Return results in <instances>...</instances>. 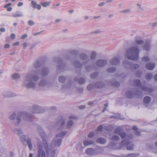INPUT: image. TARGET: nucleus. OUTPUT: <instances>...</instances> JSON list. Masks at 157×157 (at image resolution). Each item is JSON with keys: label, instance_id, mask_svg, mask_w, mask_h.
Listing matches in <instances>:
<instances>
[{"label": "nucleus", "instance_id": "nucleus-1", "mask_svg": "<svg viewBox=\"0 0 157 157\" xmlns=\"http://www.w3.org/2000/svg\"><path fill=\"white\" fill-rule=\"evenodd\" d=\"M40 66V61H37L33 63L30 72L27 73L24 77V85L25 87L34 89L36 87L37 81L39 78L38 74L39 68Z\"/></svg>", "mask_w": 157, "mask_h": 157}, {"label": "nucleus", "instance_id": "nucleus-2", "mask_svg": "<svg viewBox=\"0 0 157 157\" xmlns=\"http://www.w3.org/2000/svg\"><path fill=\"white\" fill-rule=\"evenodd\" d=\"M38 130L39 132L40 135L43 139V145L41 142L40 140L37 139V144L38 142L40 141L42 147V149H43V146L44 149L47 157H54L56 155V150H51L48 147V144L46 140L44 139V137L45 136V134L44 132V131L42 128L40 127H39L38 128ZM38 146V145H37ZM44 151V150H43Z\"/></svg>", "mask_w": 157, "mask_h": 157}, {"label": "nucleus", "instance_id": "nucleus-3", "mask_svg": "<svg viewBox=\"0 0 157 157\" xmlns=\"http://www.w3.org/2000/svg\"><path fill=\"white\" fill-rule=\"evenodd\" d=\"M119 139L120 138L118 136L116 135H113L111 138L112 141L109 144V147L113 149H120L124 145H127L126 148L127 150H131L133 149L134 145L133 144L131 145L129 144V140H125L123 144L121 143L120 144H119L117 143V141L119 140Z\"/></svg>", "mask_w": 157, "mask_h": 157}, {"label": "nucleus", "instance_id": "nucleus-4", "mask_svg": "<svg viewBox=\"0 0 157 157\" xmlns=\"http://www.w3.org/2000/svg\"><path fill=\"white\" fill-rule=\"evenodd\" d=\"M138 47V46L131 47L127 50L126 56L128 59L135 60L138 59L139 50Z\"/></svg>", "mask_w": 157, "mask_h": 157}, {"label": "nucleus", "instance_id": "nucleus-5", "mask_svg": "<svg viewBox=\"0 0 157 157\" xmlns=\"http://www.w3.org/2000/svg\"><path fill=\"white\" fill-rule=\"evenodd\" d=\"M32 115L26 112H22L19 113L16 117L17 121L15 123L16 126L18 125L21 122V118H24L29 122L32 121L31 119Z\"/></svg>", "mask_w": 157, "mask_h": 157}, {"label": "nucleus", "instance_id": "nucleus-6", "mask_svg": "<svg viewBox=\"0 0 157 157\" xmlns=\"http://www.w3.org/2000/svg\"><path fill=\"white\" fill-rule=\"evenodd\" d=\"M122 130V128L121 127H118L114 130V133L118 134L123 139V141L121 142V144H123L125 140H130L132 138L133 136L132 135L128 136L124 132H121Z\"/></svg>", "mask_w": 157, "mask_h": 157}, {"label": "nucleus", "instance_id": "nucleus-7", "mask_svg": "<svg viewBox=\"0 0 157 157\" xmlns=\"http://www.w3.org/2000/svg\"><path fill=\"white\" fill-rule=\"evenodd\" d=\"M67 133V131H64L62 132L60 135H57L52 141V144L55 146H59L62 141L61 138L64 136Z\"/></svg>", "mask_w": 157, "mask_h": 157}, {"label": "nucleus", "instance_id": "nucleus-8", "mask_svg": "<svg viewBox=\"0 0 157 157\" xmlns=\"http://www.w3.org/2000/svg\"><path fill=\"white\" fill-rule=\"evenodd\" d=\"M134 85L136 86L140 87L143 90L145 91H148L149 92H151L153 91L152 88H147L141 84L139 80H135L134 81Z\"/></svg>", "mask_w": 157, "mask_h": 157}, {"label": "nucleus", "instance_id": "nucleus-9", "mask_svg": "<svg viewBox=\"0 0 157 157\" xmlns=\"http://www.w3.org/2000/svg\"><path fill=\"white\" fill-rule=\"evenodd\" d=\"M20 139L22 142L24 143L26 141L28 144L29 149L31 150L33 148L31 140L30 138H28L26 139V136L25 135H22L20 137Z\"/></svg>", "mask_w": 157, "mask_h": 157}, {"label": "nucleus", "instance_id": "nucleus-10", "mask_svg": "<svg viewBox=\"0 0 157 157\" xmlns=\"http://www.w3.org/2000/svg\"><path fill=\"white\" fill-rule=\"evenodd\" d=\"M38 153L37 157H46L45 152L42 149V144L40 141L37 144Z\"/></svg>", "mask_w": 157, "mask_h": 157}, {"label": "nucleus", "instance_id": "nucleus-11", "mask_svg": "<svg viewBox=\"0 0 157 157\" xmlns=\"http://www.w3.org/2000/svg\"><path fill=\"white\" fill-rule=\"evenodd\" d=\"M44 111V110L43 109H40L38 105H34L33 106V108L31 111V113H43Z\"/></svg>", "mask_w": 157, "mask_h": 157}, {"label": "nucleus", "instance_id": "nucleus-12", "mask_svg": "<svg viewBox=\"0 0 157 157\" xmlns=\"http://www.w3.org/2000/svg\"><path fill=\"white\" fill-rule=\"evenodd\" d=\"M2 95L5 98L12 97L16 96L15 93L10 91L4 92L2 93Z\"/></svg>", "mask_w": 157, "mask_h": 157}, {"label": "nucleus", "instance_id": "nucleus-13", "mask_svg": "<svg viewBox=\"0 0 157 157\" xmlns=\"http://www.w3.org/2000/svg\"><path fill=\"white\" fill-rule=\"evenodd\" d=\"M96 64L98 67H102L107 64V62L105 60L99 59L97 60Z\"/></svg>", "mask_w": 157, "mask_h": 157}, {"label": "nucleus", "instance_id": "nucleus-14", "mask_svg": "<svg viewBox=\"0 0 157 157\" xmlns=\"http://www.w3.org/2000/svg\"><path fill=\"white\" fill-rule=\"evenodd\" d=\"M119 63L118 57H115L113 58L110 61V63L113 65H117Z\"/></svg>", "mask_w": 157, "mask_h": 157}, {"label": "nucleus", "instance_id": "nucleus-15", "mask_svg": "<svg viewBox=\"0 0 157 157\" xmlns=\"http://www.w3.org/2000/svg\"><path fill=\"white\" fill-rule=\"evenodd\" d=\"M29 1H32L31 2V4L33 6V8L34 9H37L38 10H40L41 8L40 5L37 4V3L33 0H29Z\"/></svg>", "mask_w": 157, "mask_h": 157}, {"label": "nucleus", "instance_id": "nucleus-16", "mask_svg": "<svg viewBox=\"0 0 157 157\" xmlns=\"http://www.w3.org/2000/svg\"><path fill=\"white\" fill-rule=\"evenodd\" d=\"M83 143L84 146H87L94 144V142L91 140L86 139L83 140Z\"/></svg>", "mask_w": 157, "mask_h": 157}, {"label": "nucleus", "instance_id": "nucleus-17", "mask_svg": "<svg viewBox=\"0 0 157 157\" xmlns=\"http://www.w3.org/2000/svg\"><path fill=\"white\" fill-rule=\"evenodd\" d=\"M86 153L89 155H95L94 150L92 148H89L86 150Z\"/></svg>", "mask_w": 157, "mask_h": 157}, {"label": "nucleus", "instance_id": "nucleus-18", "mask_svg": "<svg viewBox=\"0 0 157 157\" xmlns=\"http://www.w3.org/2000/svg\"><path fill=\"white\" fill-rule=\"evenodd\" d=\"M59 121H58V124L60 125L61 127H63L64 126L65 124V119L61 117H60L59 118Z\"/></svg>", "mask_w": 157, "mask_h": 157}, {"label": "nucleus", "instance_id": "nucleus-19", "mask_svg": "<svg viewBox=\"0 0 157 157\" xmlns=\"http://www.w3.org/2000/svg\"><path fill=\"white\" fill-rule=\"evenodd\" d=\"M151 43L149 41H147L144 44V49L146 51L149 50L151 48Z\"/></svg>", "mask_w": 157, "mask_h": 157}, {"label": "nucleus", "instance_id": "nucleus-20", "mask_svg": "<svg viewBox=\"0 0 157 157\" xmlns=\"http://www.w3.org/2000/svg\"><path fill=\"white\" fill-rule=\"evenodd\" d=\"M48 72V69L46 67H44L42 70L41 74L43 76H45L47 75Z\"/></svg>", "mask_w": 157, "mask_h": 157}, {"label": "nucleus", "instance_id": "nucleus-21", "mask_svg": "<svg viewBox=\"0 0 157 157\" xmlns=\"http://www.w3.org/2000/svg\"><path fill=\"white\" fill-rule=\"evenodd\" d=\"M155 66V65L154 63H149L147 64L146 68L147 69L152 70L154 68Z\"/></svg>", "mask_w": 157, "mask_h": 157}, {"label": "nucleus", "instance_id": "nucleus-22", "mask_svg": "<svg viewBox=\"0 0 157 157\" xmlns=\"http://www.w3.org/2000/svg\"><path fill=\"white\" fill-rule=\"evenodd\" d=\"M96 142L98 143L103 144L106 143V140L103 138L100 137L97 139Z\"/></svg>", "mask_w": 157, "mask_h": 157}, {"label": "nucleus", "instance_id": "nucleus-23", "mask_svg": "<svg viewBox=\"0 0 157 157\" xmlns=\"http://www.w3.org/2000/svg\"><path fill=\"white\" fill-rule=\"evenodd\" d=\"M16 113L15 112L12 113L9 116V119L11 121H14L16 119Z\"/></svg>", "mask_w": 157, "mask_h": 157}, {"label": "nucleus", "instance_id": "nucleus-24", "mask_svg": "<svg viewBox=\"0 0 157 157\" xmlns=\"http://www.w3.org/2000/svg\"><path fill=\"white\" fill-rule=\"evenodd\" d=\"M80 57L81 59L86 60V61H87L88 58V56L84 53L81 54L80 55Z\"/></svg>", "mask_w": 157, "mask_h": 157}, {"label": "nucleus", "instance_id": "nucleus-25", "mask_svg": "<svg viewBox=\"0 0 157 157\" xmlns=\"http://www.w3.org/2000/svg\"><path fill=\"white\" fill-rule=\"evenodd\" d=\"M51 2L50 1L45 2H41L40 4L43 7L45 8L49 6Z\"/></svg>", "mask_w": 157, "mask_h": 157}, {"label": "nucleus", "instance_id": "nucleus-26", "mask_svg": "<svg viewBox=\"0 0 157 157\" xmlns=\"http://www.w3.org/2000/svg\"><path fill=\"white\" fill-rule=\"evenodd\" d=\"M23 16V13L19 12H17L16 13L13 14L12 15V17H21Z\"/></svg>", "mask_w": 157, "mask_h": 157}, {"label": "nucleus", "instance_id": "nucleus-27", "mask_svg": "<svg viewBox=\"0 0 157 157\" xmlns=\"http://www.w3.org/2000/svg\"><path fill=\"white\" fill-rule=\"evenodd\" d=\"M151 98L148 96L145 97L144 99V102L145 104L149 103L151 101Z\"/></svg>", "mask_w": 157, "mask_h": 157}, {"label": "nucleus", "instance_id": "nucleus-28", "mask_svg": "<svg viewBox=\"0 0 157 157\" xmlns=\"http://www.w3.org/2000/svg\"><path fill=\"white\" fill-rule=\"evenodd\" d=\"M74 65L76 68H80L82 66V64L78 61H75L74 63Z\"/></svg>", "mask_w": 157, "mask_h": 157}, {"label": "nucleus", "instance_id": "nucleus-29", "mask_svg": "<svg viewBox=\"0 0 157 157\" xmlns=\"http://www.w3.org/2000/svg\"><path fill=\"white\" fill-rule=\"evenodd\" d=\"M126 95L128 98H131L134 96V94L132 91H128L126 93Z\"/></svg>", "mask_w": 157, "mask_h": 157}, {"label": "nucleus", "instance_id": "nucleus-30", "mask_svg": "<svg viewBox=\"0 0 157 157\" xmlns=\"http://www.w3.org/2000/svg\"><path fill=\"white\" fill-rule=\"evenodd\" d=\"M73 122L71 120H69L67 123L66 124V127L67 128H70L73 125Z\"/></svg>", "mask_w": 157, "mask_h": 157}, {"label": "nucleus", "instance_id": "nucleus-31", "mask_svg": "<svg viewBox=\"0 0 157 157\" xmlns=\"http://www.w3.org/2000/svg\"><path fill=\"white\" fill-rule=\"evenodd\" d=\"M12 77L14 79H17L20 77V75L17 73L13 74L12 75Z\"/></svg>", "mask_w": 157, "mask_h": 157}, {"label": "nucleus", "instance_id": "nucleus-32", "mask_svg": "<svg viewBox=\"0 0 157 157\" xmlns=\"http://www.w3.org/2000/svg\"><path fill=\"white\" fill-rule=\"evenodd\" d=\"M14 132L16 134L20 135L22 133V130L20 128L15 129L14 130Z\"/></svg>", "mask_w": 157, "mask_h": 157}, {"label": "nucleus", "instance_id": "nucleus-33", "mask_svg": "<svg viewBox=\"0 0 157 157\" xmlns=\"http://www.w3.org/2000/svg\"><path fill=\"white\" fill-rule=\"evenodd\" d=\"M136 42L138 44L141 45L143 44L144 42L142 40L139 39L138 38H136L135 40Z\"/></svg>", "mask_w": 157, "mask_h": 157}, {"label": "nucleus", "instance_id": "nucleus-34", "mask_svg": "<svg viewBox=\"0 0 157 157\" xmlns=\"http://www.w3.org/2000/svg\"><path fill=\"white\" fill-rule=\"evenodd\" d=\"M153 77V75L151 73H148L146 75V79L148 80H150Z\"/></svg>", "mask_w": 157, "mask_h": 157}, {"label": "nucleus", "instance_id": "nucleus-35", "mask_svg": "<svg viewBox=\"0 0 157 157\" xmlns=\"http://www.w3.org/2000/svg\"><path fill=\"white\" fill-rule=\"evenodd\" d=\"M66 79L64 77L61 76L59 78V81L61 83H63L65 82Z\"/></svg>", "mask_w": 157, "mask_h": 157}, {"label": "nucleus", "instance_id": "nucleus-36", "mask_svg": "<svg viewBox=\"0 0 157 157\" xmlns=\"http://www.w3.org/2000/svg\"><path fill=\"white\" fill-rule=\"evenodd\" d=\"M46 83V82L45 80H41L39 82V85L40 86H45Z\"/></svg>", "mask_w": 157, "mask_h": 157}, {"label": "nucleus", "instance_id": "nucleus-37", "mask_svg": "<svg viewBox=\"0 0 157 157\" xmlns=\"http://www.w3.org/2000/svg\"><path fill=\"white\" fill-rule=\"evenodd\" d=\"M116 70L114 67H111L108 68L107 71L108 72L112 73L115 71Z\"/></svg>", "mask_w": 157, "mask_h": 157}, {"label": "nucleus", "instance_id": "nucleus-38", "mask_svg": "<svg viewBox=\"0 0 157 157\" xmlns=\"http://www.w3.org/2000/svg\"><path fill=\"white\" fill-rule=\"evenodd\" d=\"M132 129L136 131V134L137 135L139 136L140 135V132L137 131L138 128L136 126H134L132 127Z\"/></svg>", "mask_w": 157, "mask_h": 157}, {"label": "nucleus", "instance_id": "nucleus-39", "mask_svg": "<svg viewBox=\"0 0 157 157\" xmlns=\"http://www.w3.org/2000/svg\"><path fill=\"white\" fill-rule=\"evenodd\" d=\"M103 84L102 82H98L95 85V86L98 88H101L103 86Z\"/></svg>", "mask_w": 157, "mask_h": 157}, {"label": "nucleus", "instance_id": "nucleus-40", "mask_svg": "<svg viewBox=\"0 0 157 157\" xmlns=\"http://www.w3.org/2000/svg\"><path fill=\"white\" fill-rule=\"evenodd\" d=\"M96 56V53L94 52L93 51L91 52L90 56V58L91 59H93L95 58Z\"/></svg>", "mask_w": 157, "mask_h": 157}, {"label": "nucleus", "instance_id": "nucleus-41", "mask_svg": "<svg viewBox=\"0 0 157 157\" xmlns=\"http://www.w3.org/2000/svg\"><path fill=\"white\" fill-rule=\"evenodd\" d=\"M94 135V132H90L88 134L87 136L89 138H92Z\"/></svg>", "mask_w": 157, "mask_h": 157}, {"label": "nucleus", "instance_id": "nucleus-42", "mask_svg": "<svg viewBox=\"0 0 157 157\" xmlns=\"http://www.w3.org/2000/svg\"><path fill=\"white\" fill-rule=\"evenodd\" d=\"M98 73H93L90 75V77L91 78H95L98 75Z\"/></svg>", "mask_w": 157, "mask_h": 157}, {"label": "nucleus", "instance_id": "nucleus-43", "mask_svg": "<svg viewBox=\"0 0 157 157\" xmlns=\"http://www.w3.org/2000/svg\"><path fill=\"white\" fill-rule=\"evenodd\" d=\"M148 24L149 25H150L152 27H155L157 26V21L151 23H149Z\"/></svg>", "mask_w": 157, "mask_h": 157}, {"label": "nucleus", "instance_id": "nucleus-44", "mask_svg": "<svg viewBox=\"0 0 157 157\" xmlns=\"http://www.w3.org/2000/svg\"><path fill=\"white\" fill-rule=\"evenodd\" d=\"M142 60L143 61L146 62L149 61V59L148 57L145 56L142 59Z\"/></svg>", "mask_w": 157, "mask_h": 157}, {"label": "nucleus", "instance_id": "nucleus-45", "mask_svg": "<svg viewBox=\"0 0 157 157\" xmlns=\"http://www.w3.org/2000/svg\"><path fill=\"white\" fill-rule=\"evenodd\" d=\"M113 129V127L112 126H108L105 127V129L107 131H110Z\"/></svg>", "mask_w": 157, "mask_h": 157}, {"label": "nucleus", "instance_id": "nucleus-46", "mask_svg": "<svg viewBox=\"0 0 157 157\" xmlns=\"http://www.w3.org/2000/svg\"><path fill=\"white\" fill-rule=\"evenodd\" d=\"M78 81L79 84H82L84 83L85 80L83 78H80Z\"/></svg>", "mask_w": 157, "mask_h": 157}, {"label": "nucleus", "instance_id": "nucleus-47", "mask_svg": "<svg viewBox=\"0 0 157 157\" xmlns=\"http://www.w3.org/2000/svg\"><path fill=\"white\" fill-rule=\"evenodd\" d=\"M94 85L93 84H90L87 87V89L89 90H91L94 87Z\"/></svg>", "mask_w": 157, "mask_h": 157}, {"label": "nucleus", "instance_id": "nucleus-48", "mask_svg": "<svg viewBox=\"0 0 157 157\" xmlns=\"http://www.w3.org/2000/svg\"><path fill=\"white\" fill-rule=\"evenodd\" d=\"M105 2H102L99 3L98 6L99 7H101L103 6L105 4Z\"/></svg>", "mask_w": 157, "mask_h": 157}, {"label": "nucleus", "instance_id": "nucleus-49", "mask_svg": "<svg viewBox=\"0 0 157 157\" xmlns=\"http://www.w3.org/2000/svg\"><path fill=\"white\" fill-rule=\"evenodd\" d=\"M132 67L136 69L139 67V65L137 64H133L132 65Z\"/></svg>", "mask_w": 157, "mask_h": 157}, {"label": "nucleus", "instance_id": "nucleus-50", "mask_svg": "<svg viewBox=\"0 0 157 157\" xmlns=\"http://www.w3.org/2000/svg\"><path fill=\"white\" fill-rule=\"evenodd\" d=\"M28 24L30 26H32L34 25V22L30 20L28 21Z\"/></svg>", "mask_w": 157, "mask_h": 157}, {"label": "nucleus", "instance_id": "nucleus-51", "mask_svg": "<svg viewBox=\"0 0 157 157\" xmlns=\"http://www.w3.org/2000/svg\"><path fill=\"white\" fill-rule=\"evenodd\" d=\"M112 85L114 86H119L120 83L118 82H116L114 83H113L112 84Z\"/></svg>", "mask_w": 157, "mask_h": 157}, {"label": "nucleus", "instance_id": "nucleus-52", "mask_svg": "<svg viewBox=\"0 0 157 157\" xmlns=\"http://www.w3.org/2000/svg\"><path fill=\"white\" fill-rule=\"evenodd\" d=\"M103 128L102 125H100L98 128L97 131H101Z\"/></svg>", "mask_w": 157, "mask_h": 157}, {"label": "nucleus", "instance_id": "nucleus-53", "mask_svg": "<svg viewBox=\"0 0 157 157\" xmlns=\"http://www.w3.org/2000/svg\"><path fill=\"white\" fill-rule=\"evenodd\" d=\"M10 37L12 39H14L16 37V36L15 34L12 33L10 35Z\"/></svg>", "mask_w": 157, "mask_h": 157}, {"label": "nucleus", "instance_id": "nucleus-54", "mask_svg": "<svg viewBox=\"0 0 157 157\" xmlns=\"http://www.w3.org/2000/svg\"><path fill=\"white\" fill-rule=\"evenodd\" d=\"M27 37V35L26 34H24L21 36V39H24L26 37Z\"/></svg>", "mask_w": 157, "mask_h": 157}, {"label": "nucleus", "instance_id": "nucleus-55", "mask_svg": "<svg viewBox=\"0 0 157 157\" xmlns=\"http://www.w3.org/2000/svg\"><path fill=\"white\" fill-rule=\"evenodd\" d=\"M110 118H118L120 119H121V118L120 115H119V116L118 117H116L115 116H111L110 117Z\"/></svg>", "mask_w": 157, "mask_h": 157}, {"label": "nucleus", "instance_id": "nucleus-56", "mask_svg": "<svg viewBox=\"0 0 157 157\" xmlns=\"http://www.w3.org/2000/svg\"><path fill=\"white\" fill-rule=\"evenodd\" d=\"M130 11V10L129 9H126L125 10H123L122 12L123 13H127L129 12Z\"/></svg>", "mask_w": 157, "mask_h": 157}, {"label": "nucleus", "instance_id": "nucleus-57", "mask_svg": "<svg viewBox=\"0 0 157 157\" xmlns=\"http://www.w3.org/2000/svg\"><path fill=\"white\" fill-rule=\"evenodd\" d=\"M91 68L90 66H86L85 67L87 71H90V69Z\"/></svg>", "mask_w": 157, "mask_h": 157}, {"label": "nucleus", "instance_id": "nucleus-58", "mask_svg": "<svg viewBox=\"0 0 157 157\" xmlns=\"http://www.w3.org/2000/svg\"><path fill=\"white\" fill-rule=\"evenodd\" d=\"M23 5V3L21 2H18L17 4V6L18 7L22 6Z\"/></svg>", "mask_w": 157, "mask_h": 157}, {"label": "nucleus", "instance_id": "nucleus-59", "mask_svg": "<svg viewBox=\"0 0 157 157\" xmlns=\"http://www.w3.org/2000/svg\"><path fill=\"white\" fill-rule=\"evenodd\" d=\"M10 47V45L9 44H6L4 45V48H9Z\"/></svg>", "mask_w": 157, "mask_h": 157}, {"label": "nucleus", "instance_id": "nucleus-60", "mask_svg": "<svg viewBox=\"0 0 157 157\" xmlns=\"http://www.w3.org/2000/svg\"><path fill=\"white\" fill-rule=\"evenodd\" d=\"M20 42H17L14 43L13 44V46H18L20 44Z\"/></svg>", "mask_w": 157, "mask_h": 157}, {"label": "nucleus", "instance_id": "nucleus-61", "mask_svg": "<svg viewBox=\"0 0 157 157\" xmlns=\"http://www.w3.org/2000/svg\"><path fill=\"white\" fill-rule=\"evenodd\" d=\"M11 4H12L11 3H8L4 7L5 8H7V7H8L9 6H10L11 5Z\"/></svg>", "mask_w": 157, "mask_h": 157}, {"label": "nucleus", "instance_id": "nucleus-62", "mask_svg": "<svg viewBox=\"0 0 157 157\" xmlns=\"http://www.w3.org/2000/svg\"><path fill=\"white\" fill-rule=\"evenodd\" d=\"M0 31L1 32H5L6 31V29L4 28H2L0 29Z\"/></svg>", "mask_w": 157, "mask_h": 157}, {"label": "nucleus", "instance_id": "nucleus-63", "mask_svg": "<svg viewBox=\"0 0 157 157\" xmlns=\"http://www.w3.org/2000/svg\"><path fill=\"white\" fill-rule=\"evenodd\" d=\"M141 75V73L140 71H138L137 72V76L138 77H140Z\"/></svg>", "mask_w": 157, "mask_h": 157}, {"label": "nucleus", "instance_id": "nucleus-64", "mask_svg": "<svg viewBox=\"0 0 157 157\" xmlns=\"http://www.w3.org/2000/svg\"><path fill=\"white\" fill-rule=\"evenodd\" d=\"M154 80L156 81H157V74L155 75V76L154 77Z\"/></svg>", "mask_w": 157, "mask_h": 157}]
</instances>
